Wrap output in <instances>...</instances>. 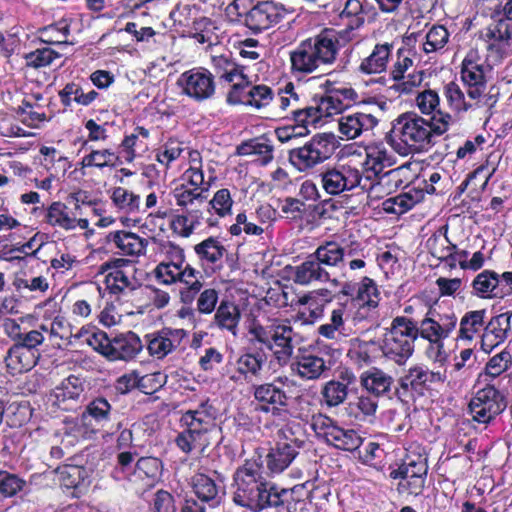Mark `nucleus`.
Masks as SVG:
<instances>
[{"label": "nucleus", "mask_w": 512, "mask_h": 512, "mask_svg": "<svg viewBox=\"0 0 512 512\" xmlns=\"http://www.w3.org/2000/svg\"><path fill=\"white\" fill-rule=\"evenodd\" d=\"M266 362L262 353L246 352L240 355L235 363L225 367V375L236 384H243L251 377H258Z\"/></svg>", "instance_id": "obj_26"}, {"label": "nucleus", "mask_w": 512, "mask_h": 512, "mask_svg": "<svg viewBox=\"0 0 512 512\" xmlns=\"http://www.w3.org/2000/svg\"><path fill=\"white\" fill-rule=\"evenodd\" d=\"M289 120L294 123L303 135H307L309 133L308 127H315L321 121V118L315 102L312 105H307L303 100Z\"/></svg>", "instance_id": "obj_59"}, {"label": "nucleus", "mask_w": 512, "mask_h": 512, "mask_svg": "<svg viewBox=\"0 0 512 512\" xmlns=\"http://www.w3.org/2000/svg\"><path fill=\"white\" fill-rule=\"evenodd\" d=\"M162 374L160 372L140 375L136 370L130 371L120 376L115 382V389L120 394H126L134 388H140L145 390L147 388L148 381L156 380L157 383L152 389L159 388L162 386Z\"/></svg>", "instance_id": "obj_42"}, {"label": "nucleus", "mask_w": 512, "mask_h": 512, "mask_svg": "<svg viewBox=\"0 0 512 512\" xmlns=\"http://www.w3.org/2000/svg\"><path fill=\"white\" fill-rule=\"evenodd\" d=\"M120 156L112 149H91L88 154L82 157L80 161L81 168L114 169L122 164Z\"/></svg>", "instance_id": "obj_46"}, {"label": "nucleus", "mask_w": 512, "mask_h": 512, "mask_svg": "<svg viewBox=\"0 0 512 512\" xmlns=\"http://www.w3.org/2000/svg\"><path fill=\"white\" fill-rule=\"evenodd\" d=\"M485 37L490 41V48L495 47L505 53L512 42V25L500 21L487 29Z\"/></svg>", "instance_id": "obj_61"}, {"label": "nucleus", "mask_w": 512, "mask_h": 512, "mask_svg": "<svg viewBox=\"0 0 512 512\" xmlns=\"http://www.w3.org/2000/svg\"><path fill=\"white\" fill-rule=\"evenodd\" d=\"M444 95L450 107L457 112L485 107L482 103H477L476 100L466 98L459 85L454 82L445 85Z\"/></svg>", "instance_id": "obj_55"}, {"label": "nucleus", "mask_w": 512, "mask_h": 512, "mask_svg": "<svg viewBox=\"0 0 512 512\" xmlns=\"http://www.w3.org/2000/svg\"><path fill=\"white\" fill-rule=\"evenodd\" d=\"M415 103L422 114L431 115L429 121H434V118H437L440 114H447L440 109V98L435 90L425 89L419 92Z\"/></svg>", "instance_id": "obj_62"}, {"label": "nucleus", "mask_w": 512, "mask_h": 512, "mask_svg": "<svg viewBox=\"0 0 512 512\" xmlns=\"http://www.w3.org/2000/svg\"><path fill=\"white\" fill-rule=\"evenodd\" d=\"M108 242L125 256H139L145 252L147 241L136 233L117 230L110 232Z\"/></svg>", "instance_id": "obj_36"}, {"label": "nucleus", "mask_w": 512, "mask_h": 512, "mask_svg": "<svg viewBox=\"0 0 512 512\" xmlns=\"http://www.w3.org/2000/svg\"><path fill=\"white\" fill-rule=\"evenodd\" d=\"M161 470L162 463L158 458L142 457L137 461L131 475H129V481L152 486L160 477Z\"/></svg>", "instance_id": "obj_39"}, {"label": "nucleus", "mask_w": 512, "mask_h": 512, "mask_svg": "<svg viewBox=\"0 0 512 512\" xmlns=\"http://www.w3.org/2000/svg\"><path fill=\"white\" fill-rule=\"evenodd\" d=\"M194 252L202 264H217L221 262L226 249L218 239L209 237L196 244Z\"/></svg>", "instance_id": "obj_54"}, {"label": "nucleus", "mask_w": 512, "mask_h": 512, "mask_svg": "<svg viewBox=\"0 0 512 512\" xmlns=\"http://www.w3.org/2000/svg\"><path fill=\"white\" fill-rule=\"evenodd\" d=\"M150 131L144 127L137 126L130 135H126L120 144V160L132 163L148 149L147 140Z\"/></svg>", "instance_id": "obj_35"}, {"label": "nucleus", "mask_w": 512, "mask_h": 512, "mask_svg": "<svg viewBox=\"0 0 512 512\" xmlns=\"http://www.w3.org/2000/svg\"><path fill=\"white\" fill-rule=\"evenodd\" d=\"M281 382L278 377L273 382L262 383L253 387V397L257 402V410L279 416L288 405V396L285 390L277 386Z\"/></svg>", "instance_id": "obj_25"}, {"label": "nucleus", "mask_w": 512, "mask_h": 512, "mask_svg": "<svg viewBox=\"0 0 512 512\" xmlns=\"http://www.w3.org/2000/svg\"><path fill=\"white\" fill-rule=\"evenodd\" d=\"M202 212L198 209L187 210L176 214L170 221V228L174 234L182 238L190 237L201 226Z\"/></svg>", "instance_id": "obj_47"}, {"label": "nucleus", "mask_w": 512, "mask_h": 512, "mask_svg": "<svg viewBox=\"0 0 512 512\" xmlns=\"http://www.w3.org/2000/svg\"><path fill=\"white\" fill-rule=\"evenodd\" d=\"M338 50V32L325 29L315 37L301 41L290 52L291 70L299 75L313 73L321 65L334 63Z\"/></svg>", "instance_id": "obj_5"}, {"label": "nucleus", "mask_w": 512, "mask_h": 512, "mask_svg": "<svg viewBox=\"0 0 512 512\" xmlns=\"http://www.w3.org/2000/svg\"><path fill=\"white\" fill-rule=\"evenodd\" d=\"M380 301V292L375 281L369 277H364L359 283L357 296L354 302L362 309H375Z\"/></svg>", "instance_id": "obj_57"}, {"label": "nucleus", "mask_w": 512, "mask_h": 512, "mask_svg": "<svg viewBox=\"0 0 512 512\" xmlns=\"http://www.w3.org/2000/svg\"><path fill=\"white\" fill-rule=\"evenodd\" d=\"M195 495L202 501L211 506H216L221 501V487L214 479L203 473H197L191 480Z\"/></svg>", "instance_id": "obj_43"}, {"label": "nucleus", "mask_w": 512, "mask_h": 512, "mask_svg": "<svg viewBox=\"0 0 512 512\" xmlns=\"http://www.w3.org/2000/svg\"><path fill=\"white\" fill-rule=\"evenodd\" d=\"M45 221L52 227L65 231H73L77 228L85 230L89 227L86 218L78 217L76 211H72L62 202H53L46 210Z\"/></svg>", "instance_id": "obj_29"}, {"label": "nucleus", "mask_w": 512, "mask_h": 512, "mask_svg": "<svg viewBox=\"0 0 512 512\" xmlns=\"http://www.w3.org/2000/svg\"><path fill=\"white\" fill-rule=\"evenodd\" d=\"M56 475L62 487L74 490V496L85 492L91 483V471L83 466L64 465L56 470Z\"/></svg>", "instance_id": "obj_32"}, {"label": "nucleus", "mask_w": 512, "mask_h": 512, "mask_svg": "<svg viewBox=\"0 0 512 512\" xmlns=\"http://www.w3.org/2000/svg\"><path fill=\"white\" fill-rule=\"evenodd\" d=\"M114 410L107 399L98 397L88 403L80 422L90 431L105 427L112 419Z\"/></svg>", "instance_id": "obj_31"}, {"label": "nucleus", "mask_w": 512, "mask_h": 512, "mask_svg": "<svg viewBox=\"0 0 512 512\" xmlns=\"http://www.w3.org/2000/svg\"><path fill=\"white\" fill-rule=\"evenodd\" d=\"M347 306L348 302L338 303L337 306L332 309L329 316V321L327 323L321 324L317 328L318 335L329 340H337L339 337H346L348 335L345 330Z\"/></svg>", "instance_id": "obj_38"}, {"label": "nucleus", "mask_w": 512, "mask_h": 512, "mask_svg": "<svg viewBox=\"0 0 512 512\" xmlns=\"http://www.w3.org/2000/svg\"><path fill=\"white\" fill-rule=\"evenodd\" d=\"M218 415V409L209 399L183 412L180 423L184 429L175 439L177 447L186 454L195 449L203 452L219 432Z\"/></svg>", "instance_id": "obj_2"}, {"label": "nucleus", "mask_w": 512, "mask_h": 512, "mask_svg": "<svg viewBox=\"0 0 512 512\" xmlns=\"http://www.w3.org/2000/svg\"><path fill=\"white\" fill-rule=\"evenodd\" d=\"M328 289H317L299 296L295 302L299 308L293 316L295 323L313 325L324 315V308L331 301Z\"/></svg>", "instance_id": "obj_23"}, {"label": "nucleus", "mask_w": 512, "mask_h": 512, "mask_svg": "<svg viewBox=\"0 0 512 512\" xmlns=\"http://www.w3.org/2000/svg\"><path fill=\"white\" fill-rule=\"evenodd\" d=\"M360 251L361 244L356 240H330L321 243L312 254L329 271L332 268H342L346 256H358Z\"/></svg>", "instance_id": "obj_21"}, {"label": "nucleus", "mask_w": 512, "mask_h": 512, "mask_svg": "<svg viewBox=\"0 0 512 512\" xmlns=\"http://www.w3.org/2000/svg\"><path fill=\"white\" fill-rule=\"evenodd\" d=\"M186 337L187 332L184 329L164 328L149 333L145 336L147 352L152 358L163 360L175 352Z\"/></svg>", "instance_id": "obj_24"}, {"label": "nucleus", "mask_w": 512, "mask_h": 512, "mask_svg": "<svg viewBox=\"0 0 512 512\" xmlns=\"http://www.w3.org/2000/svg\"><path fill=\"white\" fill-rule=\"evenodd\" d=\"M70 34V22L68 19H61L53 24L42 27L38 30V38L41 42L51 45H72L73 41L68 40Z\"/></svg>", "instance_id": "obj_49"}, {"label": "nucleus", "mask_w": 512, "mask_h": 512, "mask_svg": "<svg viewBox=\"0 0 512 512\" xmlns=\"http://www.w3.org/2000/svg\"><path fill=\"white\" fill-rule=\"evenodd\" d=\"M181 93L196 102L213 97L216 90L213 74L206 68L197 67L183 72L177 81Z\"/></svg>", "instance_id": "obj_16"}, {"label": "nucleus", "mask_w": 512, "mask_h": 512, "mask_svg": "<svg viewBox=\"0 0 512 512\" xmlns=\"http://www.w3.org/2000/svg\"><path fill=\"white\" fill-rule=\"evenodd\" d=\"M416 321L406 316L393 318L388 328L384 329L376 344L382 355L398 365H404L413 355L418 339Z\"/></svg>", "instance_id": "obj_7"}, {"label": "nucleus", "mask_w": 512, "mask_h": 512, "mask_svg": "<svg viewBox=\"0 0 512 512\" xmlns=\"http://www.w3.org/2000/svg\"><path fill=\"white\" fill-rule=\"evenodd\" d=\"M297 455L298 452L289 445L276 443L266 456L267 468L271 473H281L289 467Z\"/></svg>", "instance_id": "obj_50"}, {"label": "nucleus", "mask_w": 512, "mask_h": 512, "mask_svg": "<svg viewBox=\"0 0 512 512\" xmlns=\"http://www.w3.org/2000/svg\"><path fill=\"white\" fill-rule=\"evenodd\" d=\"M156 280L164 285L181 283L184 288L180 291L182 302L191 303L201 291V273L189 264L158 263L154 269Z\"/></svg>", "instance_id": "obj_9"}, {"label": "nucleus", "mask_w": 512, "mask_h": 512, "mask_svg": "<svg viewBox=\"0 0 512 512\" xmlns=\"http://www.w3.org/2000/svg\"><path fill=\"white\" fill-rule=\"evenodd\" d=\"M472 288L474 295L483 299L503 295V290L500 288L499 274L492 270H484L479 273L472 282Z\"/></svg>", "instance_id": "obj_41"}, {"label": "nucleus", "mask_w": 512, "mask_h": 512, "mask_svg": "<svg viewBox=\"0 0 512 512\" xmlns=\"http://www.w3.org/2000/svg\"><path fill=\"white\" fill-rule=\"evenodd\" d=\"M428 466L426 459L421 455L407 456L401 464L390 467L389 477L400 479L398 485L400 491H406L411 495H419L425 486Z\"/></svg>", "instance_id": "obj_13"}, {"label": "nucleus", "mask_w": 512, "mask_h": 512, "mask_svg": "<svg viewBox=\"0 0 512 512\" xmlns=\"http://www.w3.org/2000/svg\"><path fill=\"white\" fill-rule=\"evenodd\" d=\"M335 148L333 134H316L303 146L290 150L289 162L299 172H307L329 159Z\"/></svg>", "instance_id": "obj_8"}, {"label": "nucleus", "mask_w": 512, "mask_h": 512, "mask_svg": "<svg viewBox=\"0 0 512 512\" xmlns=\"http://www.w3.org/2000/svg\"><path fill=\"white\" fill-rule=\"evenodd\" d=\"M486 311L472 310L466 312L458 321L457 345H470L484 329Z\"/></svg>", "instance_id": "obj_33"}, {"label": "nucleus", "mask_w": 512, "mask_h": 512, "mask_svg": "<svg viewBox=\"0 0 512 512\" xmlns=\"http://www.w3.org/2000/svg\"><path fill=\"white\" fill-rule=\"evenodd\" d=\"M251 342L261 344L272 352L280 366L289 364L294 355V329L288 319L254 320L248 328Z\"/></svg>", "instance_id": "obj_6"}, {"label": "nucleus", "mask_w": 512, "mask_h": 512, "mask_svg": "<svg viewBox=\"0 0 512 512\" xmlns=\"http://www.w3.org/2000/svg\"><path fill=\"white\" fill-rule=\"evenodd\" d=\"M312 425L318 436L337 449L353 452L363 443L362 436L356 430L344 429L329 417L319 416L314 419Z\"/></svg>", "instance_id": "obj_15"}, {"label": "nucleus", "mask_w": 512, "mask_h": 512, "mask_svg": "<svg viewBox=\"0 0 512 512\" xmlns=\"http://www.w3.org/2000/svg\"><path fill=\"white\" fill-rule=\"evenodd\" d=\"M273 146L265 139L255 138L240 144L237 154L240 156H255L261 165H267L273 159Z\"/></svg>", "instance_id": "obj_52"}, {"label": "nucleus", "mask_w": 512, "mask_h": 512, "mask_svg": "<svg viewBox=\"0 0 512 512\" xmlns=\"http://www.w3.org/2000/svg\"><path fill=\"white\" fill-rule=\"evenodd\" d=\"M103 340L104 331L94 326L86 325L78 329L75 333L72 331V338L68 341V345L87 344L98 352Z\"/></svg>", "instance_id": "obj_63"}, {"label": "nucleus", "mask_w": 512, "mask_h": 512, "mask_svg": "<svg viewBox=\"0 0 512 512\" xmlns=\"http://www.w3.org/2000/svg\"><path fill=\"white\" fill-rule=\"evenodd\" d=\"M393 80L394 84L391 89L399 94H411L421 86L424 80V71L413 70L408 74H403L402 77L393 78Z\"/></svg>", "instance_id": "obj_64"}, {"label": "nucleus", "mask_w": 512, "mask_h": 512, "mask_svg": "<svg viewBox=\"0 0 512 512\" xmlns=\"http://www.w3.org/2000/svg\"><path fill=\"white\" fill-rule=\"evenodd\" d=\"M393 45L390 43L376 44L371 53L362 59L359 71L363 74H380L386 71Z\"/></svg>", "instance_id": "obj_37"}, {"label": "nucleus", "mask_w": 512, "mask_h": 512, "mask_svg": "<svg viewBox=\"0 0 512 512\" xmlns=\"http://www.w3.org/2000/svg\"><path fill=\"white\" fill-rule=\"evenodd\" d=\"M379 124L372 107H360L356 111L343 113L338 119V131L347 140H354L371 132Z\"/></svg>", "instance_id": "obj_22"}, {"label": "nucleus", "mask_w": 512, "mask_h": 512, "mask_svg": "<svg viewBox=\"0 0 512 512\" xmlns=\"http://www.w3.org/2000/svg\"><path fill=\"white\" fill-rule=\"evenodd\" d=\"M88 433V429L80 421H69L59 429L55 434L54 442L60 443L64 448L70 449L75 446L81 439H84Z\"/></svg>", "instance_id": "obj_53"}, {"label": "nucleus", "mask_w": 512, "mask_h": 512, "mask_svg": "<svg viewBox=\"0 0 512 512\" xmlns=\"http://www.w3.org/2000/svg\"><path fill=\"white\" fill-rule=\"evenodd\" d=\"M110 198L113 205L125 214H133L140 211V196L125 187L118 186L113 188Z\"/></svg>", "instance_id": "obj_56"}, {"label": "nucleus", "mask_w": 512, "mask_h": 512, "mask_svg": "<svg viewBox=\"0 0 512 512\" xmlns=\"http://www.w3.org/2000/svg\"><path fill=\"white\" fill-rule=\"evenodd\" d=\"M449 32L442 25H433L422 38L420 47L426 54H436L444 49L449 41Z\"/></svg>", "instance_id": "obj_58"}, {"label": "nucleus", "mask_w": 512, "mask_h": 512, "mask_svg": "<svg viewBox=\"0 0 512 512\" xmlns=\"http://www.w3.org/2000/svg\"><path fill=\"white\" fill-rule=\"evenodd\" d=\"M293 280L300 285H310L314 282H331L334 286L339 284L337 279L331 278L330 272L313 257V254L295 267Z\"/></svg>", "instance_id": "obj_30"}, {"label": "nucleus", "mask_w": 512, "mask_h": 512, "mask_svg": "<svg viewBox=\"0 0 512 512\" xmlns=\"http://www.w3.org/2000/svg\"><path fill=\"white\" fill-rule=\"evenodd\" d=\"M223 37L221 28L211 19L203 17L193 23L192 38L207 47L216 46Z\"/></svg>", "instance_id": "obj_45"}, {"label": "nucleus", "mask_w": 512, "mask_h": 512, "mask_svg": "<svg viewBox=\"0 0 512 512\" xmlns=\"http://www.w3.org/2000/svg\"><path fill=\"white\" fill-rule=\"evenodd\" d=\"M461 79L469 99L476 100L487 108L494 105L496 101L487 93L483 64L477 52L470 51L462 61Z\"/></svg>", "instance_id": "obj_12"}, {"label": "nucleus", "mask_w": 512, "mask_h": 512, "mask_svg": "<svg viewBox=\"0 0 512 512\" xmlns=\"http://www.w3.org/2000/svg\"><path fill=\"white\" fill-rule=\"evenodd\" d=\"M501 393L492 385L479 389L469 403V410L473 420L481 424H489L496 416L504 411Z\"/></svg>", "instance_id": "obj_17"}, {"label": "nucleus", "mask_w": 512, "mask_h": 512, "mask_svg": "<svg viewBox=\"0 0 512 512\" xmlns=\"http://www.w3.org/2000/svg\"><path fill=\"white\" fill-rule=\"evenodd\" d=\"M457 325L458 317L452 308L435 304L427 310L419 323L416 322V333L421 339L445 341L456 331Z\"/></svg>", "instance_id": "obj_11"}, {"label": "nucleus", "mask_w": 512, "mask_h": 512, "mask_svg": "<svg viewBox=\"0 0 512 512\" xmlns=\"http://www.w3.org/2000/svg\"><path fill=\"white\" fill-rule=\"evenodd\" d=\"M241 313L237 305L229 301H222L214 315V323L221 330L237 335Z\"/></svg>", "instance_id": "obj_48"}, {"label": "nucleus", "mask_w": 512, "mask_h": 512, "mask_svg": "<svg viewBox=\"0 0 512 512\" xmlns=\"http://www.w3.org/2000/svg\"><path fill=\"white\" fill-rule=\"evenodd\" d=\"M143 343L140 337L132 332L121 333L109 338L104 332L98 353L109 361H131L142 351Z\"/></svg>", "instance_id": "obj_18"}, {"label": "nucleus", "mask_w": 512, "mask_h": 512, "mask_svg": "<svg viewBox=\"0 0 512 512\" xmlns=\"http://www.w3.org/2000/svg\"><path fill=\"white\" fill-rule=\"evenodd\" d=\"M360 379L362 386L376 397L388 393L393 384V378L377 367H371L363 372Z\"/></svg>", "instance_id": "obj_44"}, {"label": "nucleus", "mask_w": 512, "mask_h": 512, "mask_svg": "<svg viewBox=\"0 0 512 512\" xmlns=\"http://www.w3.org/2000/svg\"><path fill=\"white\" fill-rule=\"evenodd\" d=\"M351 155L360 157L361 168L364 169V175H370L371 181L379 183L380 188L378 194L382 190L383 177H379L385 168L391 167L395 164L396 159L394 154L388 149L385 143L375 142L365 147V157L361 153L354 151Z\"/></svg>", "instance_id": "obj_19"}, {"label": "nucleus", "mask_w": 512, "mask_h": 512, "mask_svg": "<svg viewBox=\"0 0 512 512\" xmlns=\"http://www.w3.org/2000/svg\"><path fill=\"white\" fill-rule=\"evenodd\" d=\"M291 373L302 380H317L329 369L326 361L306 348L298 349L297 354L291 359Z\"/></svg>", "instance_id": "obj_27"}, {"label": "nucleus", "mask_w": 512, "mask_h": 512, "mask_svg": "<svg viewBox=\"0 0 512 512\" xmlns=\"http://www.w3.org/2000/svg\"><path fill=\"white\" fill-rule=\"evenodd\" d=\"M7 367L15 372H24L30 370L35 364L33 351L15 344L8 351L6 357Z\"/></svg>", "instance_id": "obj_60"}, {"label": "nucleus", "mask_w": 512, "mask_h": 512, "mask_svg": "<svg viewBox=\"0 0 512 512\" xmlns=\"http://www.w3.org/2000/svg\"><path fill=\"white\" fill-rule=\"evenodd\" d=\"M303 100L302 95L296 91L294 85L288 83L283 89L279 90L276 97L274 96L275 113L282 119H290Z\"/></svg>", "instance_id": "obj_40"}, {"label": "nucleus", "mask_w": 512, "mask_h": 512, "mask_svg": "<svg viewBox=\"0 0 512 512\" xmlns=\"http://www.w3.org/2000/svg\"><path fill=\"white\" fill-rule=\"evenodd\" d=\"M183 183L176 186L172 195L176 205L181 208H188L195 204H202L207 199V193L216 180V176L204 177L200 167H189L182 176Z\"/></svg>", "instance_id": "obj_10"}, {"label": "nucleus", "mask_w": 512, "mask_h": 512, "mask_svg": "<svg viewBox=\"0 0 512 512\" xmlns=\"http://www.w3.org/2000/svg\"><path fill=\"white\" fill-rule=\"evenodd\" d=\"M83 391L81 380L71 375L50 392L48 402L58 409L69 411L75 408Z\"/></svg>", "instance_id": "obj_28"}, {"label": "nucleus", "mask_w": 512, "mask_h": 512, "mask_svg": "<svg viewBox=\"0 0 512 512\" xmlns=\"http://www.w3.org/2000/svg\"><path fill=\"white\" fill-rule=\"evenodd\" d=\"M135 266L124 258H114L102 263L99 273L104 275L106 289L111 294H121L135 289Z\"/></svg>", "instance_id": "obj_14"}, {"label": "nucleus", "mask_w": 512, "mask_h": 512, "mask_svg": "<svg viewBox=\"0 0 512 512\" xmlns=\"http://www.w3.org/2000/svg\"><path fill=\"white\" fill-rule=\"evenodd\" d=\"M291 12L280 2L259 1L242 14H245V25L254 32H260L276 25Z\"/></svg>", "instance_id": "obj_20"}, {"label": "nucleus", "mask_w": 512, "mask_h": 512, "mask_svg": "<svg viewBox=\"0 0 512 512\" xmlns=\"http://www.w3.org/2000/svg\"><path fill=\"white\" fill-rule=\"evenodd\" d=\"M323 190L331 196L360 188L367 192L369 198H378L379 183L371 181L370 175H363L361 159L349 154L333 166L326 167L320 174Z\"/></svg>", "instance_id": "obj_4"}, {"label": "nucleus", "mask_w": 512, "mask_h": 512, "mask_svg": "<svg viewBox=\"0 0 512 512\" xmlns=\"http://www.w3.org/2000/svg\"><path fill=\"white\" fill-rule=\"evenodd\" d=\"M510 317L507 314H500L492 318L483 329L481 335V349L490 353L507 338L510 330Z\"/></svg>", "instance_id": "obj_34"}, {"label": "nucleus", "mask_w": 512, "mask_h": 512, "mask_svg": "<svg viewBox=\"0 0 512 512\" xmlns=\"http://www.w3.org/2000/svg\"><path fill=\"white\" fill-rule=\"evenodd\" d=\"M276 486L262 477L261 465L255 460H246L233 476V502L252 511H261L269 504L278 503L274 494Z\"/></svg>", "instance_id": "obj_3"}, {"label": "nucleus", "mask_w": 512, "mask_h": 512, "mask_svg": "<svg viewBox=\"0 0 512 512\" xmlns=\"http://www.w3.org/2000/svg\"><path fill=\"white\" fill-rule=\"evenodd\" d=\"M451 123L450 114H440L429 121L415 113H404L393 124L391 144L403 156L427 151L434 144V138L444 134Z\"/></svg>", "instance_id": "obj_1"}, {"label": "nucleus", "mask_w": 512, "mask_h": 512, "mask_svg": "<svg viewBox=\"0 0 512 512\" xmlns=\"http://www.w3.org/2000/svg\"><path fill=\"white\" fill-rule=\"evenodd\" d=\"M211 63L219 78L225 82L242 78V74L245 73L244 67L234 61L230 52L212 55Z\"/></svg>", "instance_id": "obj_51"}]
</instances>
